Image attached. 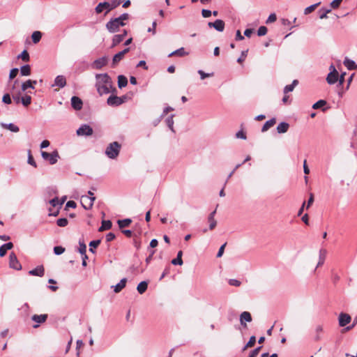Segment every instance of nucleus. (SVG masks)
Returning a JSON list of instances; mask_svg holds the SVG:
<instances>
[{
    "label": "nucleus",
    "instance_id": "nucleus-33",
    "mask_svg": "<svg viewBox=\"0 0 357 357\" xmlns=\"http://www.w3.org/2000/svg\"><path fill=\"white\" fill-rule=\"evenodd\" d=\"M188 54V52H186L184 50L183 47H181L174 52H172V53H170L169 54V56H174V55H178V56H185Z\"/></svg>",
    "mask_w": 357,
    "mask_h": 357
},
{
    "label": "nucleus",
    "instance_id": "nucleus-35",
    "mask_svg": "<svg viewBox=\"0 0 357 357\" xmlns=\"http://www.w3.org/2000/svg\"><path fill=\"white\" fill-rule=\"evenodd\" d=\"M20 73L22 76H28L31 74V67L29 65H24L20 68Z\"/></svg>",
    "mask_w": 357,
    "mask_h": 357
},
{
    "label": "nucleus",
    "instance_id": "nucleus-9",
    "mask_svg": "<svg viewBox=\"0 0 357 357\" xmlns=\"http://www.w3.org/2000/svg\"><path fill=\"white\" fill-rule=\"evenodd\" d=\"M126 97H118L116 96H110L107 99V104L110 106H119L123 104L125 101Z\"/></svg>",
    "mask_w": 357,
    "mask_h": 357
},
{
    "label": "nucleus",
    "instance_id": "nucleus-3",
    "mask_svg": "<svg viewBox=\"0 0 357 357\" xmlns=\"http://www.w3.org/2000/svg\"><path fill=\"white\" fill-rule=\"evenodd\" d=\"M121 3V0H111L110 2H101L98 4L96 8V12L97 13H102L105 9L107 10L106 13L114 9Z\"/></svg>",
    "mask_w": 357,
    "mask_h": 357
},
{
    "label": "nucleus",
    "instance_id": "nucleus-34",
    "mask_svg": "<svg viewBox=\"0 0 357 357\" xmlns=\"http://www.w3.org/2000/svg\"><path fill=\"white\" fill-rule=\"evenodd\" d=\"M42 37V33L40 31H34L31 35L32 41L33 43L36 44L38 43Z\"/></svg>",
    "mask_w": 357,
    "mask_h": 357
},
{
    "label": "nucleus",
    "instance_id": "nucleus-37",
    "mask_svg": "<svg viewBox=\"0 0 357 357\" xmlns=\"http://www.w3.org/2000/svg\"><path fill=\"white\" fill-rule=\"evenodd\" d=\"M21 102L25 107L29 106L31 102V97L29 95H25L21 98Z\"/></svg>",
    "mask_w": 357,
    "mask_h": 357
},
{
    "label": "nucleus",
    "instance_id": "nucleus-41",
    "mask_svg": "<svg viewBox=\"0 0 357 357\" xmlns=\"http://www.w3.org/2000/svg\"><path fill=\"white\" fill-rule=\"evenodd\" d=\"M316 331V335H315V340H319L321 339V333L323 332V326L321 325L317 326L315 328Z\"/></svg>",
    "mask_w": 357,
    "mask_h": 357
},
{
    "label": "nucleus",
    "instance_id": "nucleus-24",
    "mask_svg": "<svg viewBox=\"0 0 357 357\" xmlns=\"http://www.w3.org/2000/svg\"><path fill=\"white\" fill-rule=\"evenodd\" d=\"M344 65L347 68L348 70H356L357 68V65L353 60H351L348 58H345L344 62Z\"/></svg>",
    "mask_w": 357,
    "mask_h": 357
},
{
    "label": "nucleus",
    "instance_id": "nucleus-25",
    "mask_svg": "<svg viewBox=\"0 0 357 357\" xmlns=\"http://www.w3.org/2000/svg\"><path fill=\"white\" fill-rule=\"evenodd\" d=\"M126 282H127L126 278L121 279L120 280V282L114 287V292H116V293L120 292L126 287Z\"/></svg>",
    "mask_w": 357,
    "mask_h": 357
},
{
    "label": "nucleus",
    "instance_id": "nucleus-30",
    "mask_svg": "<svg viewBox=\"0 0 357 357\" xmlns=\"http://www.w3.org/2000/svg\"><path fill=\"white\" fill-rule=\"evenodd\" d=\"M128 84V79L124 75H119L118 77V86L120 89L125 87Z\"/></svg>",
    "mask_w": 357,
    "mask_h": 357
},
{
    "label": "nucleus",
    "instance_id": "nucleus-52",
    "mask_svg": "<svg viewBox=\"0 0 357 357\" xmlns=\"http://www.w3.org/2000/svg\"><path fill=\"white\" fill-rule=\"evenodd\" d=\"M276 20H277L276 15L275 13H271L267 18L266 23L270 24V23H272V22H274L275 21H276Z\"/></svg>",
    "mask_w": 357,
    "mask_h": 357
},
{
    "label": "nucleus",
    "instance_id": "nucleus-17",
    "mask_svg": "<svg viewBox=\"0 0 357 357\" xmlns=\"http://www.w3.org/2000/svg\"><path fill=\"white\" fill-rule=\"evenodd\" d=\"M252 317L250 312H243L240 315V323L242 326H246L245 322H251Z\"/></svg>",
    "mask_w": 357,
    "mask_h": 357
},
{
    "label": "nucleus",
    "instance_id": "nucleus-4",
    "mask_svg": "<svg viewBox=\"0 0 357 357\" xmlns=\"http://www.w3.org/2000/svg\"><path fill=\"white\" fill-rule=\"evenodd\" d=\"M125 24V22H121L116 17L112 19L106 24V28L110 33H115L119 31L121 26H123Z\"/></svg>",
    "mask_w": 357,
    "mask_h": 357
},
{
    "label": "nucleus",
    "instance_id": "nucleus-60",
    "mask_svg": "<svg viewBox=\"0 0 357 357\" xmlns=\"http://www.w3.org/2000/svg\"><path fill=\"white\" fill-rule=\"evenodd\" d=\"M212 14V12L209 10L203 9L202 10V15L204 17L207 18L209 17Z\"/></svg>",
    "mask_w": 357,
    "mask_h": 357
},
{
    "label": "nucleus",
    "instance_id": "nucleus-45",
    "mask_svg": "<svg viewBox=\"0 0 357 357\" xmlns=\"http://www.w3.org/2000/svg\"><path fill=\"white\" fill-rule=\"evenodd\" d=\"M326 104V101L324 100H319L312 105V108L317 109L324 106Z\"/></svg>",
    "mask_w": 357,
    "mask_h": 357
},
{
    "label": "nucleus",
    "instance_id": "nucleus-54",
    "mask_svg": "<svg viewBox=\"0 0 357 357\" xmlns=\"http://www.w3.org/2000/svg\"><path fill=\"white\" fill-rule=\"evenodd\" d=\"M86 246L84 243L79 242V252L82 255H86Z\"/></svg>",
    "mask_w": 357,
    "mask_h": 357
},
{
    "label": "nucleus",
    "instance_id": "nucleus-43",
    "mask_svg": "<svg viewBox=\"0 0 357 357\" xmlns=\"http://www.w3.org/2000/svg\"><path fill=\"white\" fill-rule=\"evenodd\" d=\"M68 220L66 218H59L56 220L57 225L61 227H66L68 225Z\"/></svg>",
    "mask_w": 357,
    "mask_h": 357
},
{
    "label": "nucleus",
    "instance_id": "nucleus-13",
    "mask_svg": "<svg viewBox=\"0 0 357 357\" xmlns=\"http://www.w3.org/2000/svg\"><path fill=\"white\" fill-rule=\"evenodd\" d=\"M127 33H128L127 31L123 30V33L114 35L112 38V47H114L116 46L117 45H119V43H121L123 40V39L126 37V36L127 35Z\"/></svg>",
    "mask_w": 357,
    "mask_h": 357
},
{
    "label": "nucleus",
    "instance_id": "nucleus-20",
    "mask_svg": "<svg viewBox=\"0 0 357 357\" xmlns=\"http://www.w3.org/2000/svg\"><path fill=\"white\" fill-rule=\"evenodd\" d=\"M29 273L31 275L42 277L44 275L45 269L43 266H38L36 268L29 271Z\"/></svg>",
    "mask_w": 357,
    "mask_h": 357
},
{
    "label": "nucleus",
    "instance_id": "nucleus-12",
    "mask_svg": "<svg viewBox=\"0 0 357 357\" xmlns=\"http://www.w3.org/2000/svg\"><path fill=\"white\" fill-rule=\"evenodd\" d=\"M208 26L210 28H213L216 31L222 32L225 29V22L222 20H216L213 22H208Z\"/></svg>",
    "mask_w": 357,
    "mask_h": 357
},
{
    "label": "nucleus",
    "instance_id": "nucleus-55",
    "mask_svg": "<svg viewBox=\"0 0 357 357\" xmlns=\"http://www.w3.org/2000/svg\"><path fill=\"white\" fill-rule=\"evenodd\" d=\"M342 0H333L331 3V6L332 8H337L340 3H342Z\"/></svg>",
    "mask_w": 357,
    "mask_h": 357
},
{
    "label": "nucleus",
    "instance_id": "nucleus-64",
    "mask_svg": "<svg viewBox=\"0 0 357 357\" xmlns=\"http://www.w3.org/2000/svg\"><path fill=\"white\" fill-rule=\"evenodd\" d=\"M236 137L237 138H240V139H246V135L242 130L237 132L236 134Z\"/></svg>",
    "mask_w": 357,
    "mask_h": 357
},
{
    "label": "nucleus",
    "instance_id": "nucleus-46",
    "mask_svg": "<svg viewBox=\"0 0 357 357\" xmlns=\"http://www.w3.org/2000/svg\"><path fill=\"white\" fill-rule=\"evenodd\" d=\"M319 12L321 13L319 15L320 19L327 18V14L331 12V9H324L321 8Z\"/></svg>",
    "mask_w": 357,
    "mask_h": 357
},
{
    "label": "nucleus",
    "instance_id": "nucleus-8",
    "mask_svg": "<svg viewBox=\"0 0 357 357\" xmlns=\"http://www.w3.org/2000/svg\"><path fill=\"white\" fill-rule=\"evenodd\" d=\"M9 266L11 268L15 269V270H21L22 266L20 263L19 262L16 255L14 252H11L9 255Z\"/></svg>",
    "mask_w": 357,
    "mask_h": 357
},
{
    "label": "nucleus",
    "instance_id": "nucleus-56",
    "mask_svg": "<svg viewBox=\"0 0 357 357\" xmlns=\"http://www.w3.org/2000/svg\"><path fill=\"white\" fill-rule=\"evenodd\" d=\"M261 349V347H257L256 349H255L254 350L252 351V352L250 354L248 357H256L258 355Z\"/></svg>",
    "mask_w": 357,
    "mask_h": 357
},
{
    "label": "nucleus",
    "instance_id": "nucleus-50",
    "mask_svg": "<svg viewBox=\"0 0 357 357\" xmlns=\"http://www.w3.org/2000/svg\"><path fill=\"white\" fill-rule=\"evenodd\" d=\"M65 251V248L61 246H56L54 248V252L56 255H61Z\"/></svg>",
    "mask_w": 357,
    "mask_h": 357
},
{
    "label": "nucleus",
    "instance_id": "nucleus-42",
    "mask_svg": "<svg viewBox=\"0 0 357 357\" xmlns=\"http://www.w3.org/2000/svg\"><path fill=\"white\" fill-rule=\"evenodd\" d=\"M100 242H101L100 240H95V241H91L89 243V246H90L89 251L94 252L93 248H97L100 245Z\"/></svg>",
    "mask_w": 357,
    "mask_h": 357
},
{
    "label": "nucleus",
    "instance_id": "nucleus-48",
    "mask_svg": "<svg viewBox=\"0 0 357 357\" xmlns=\"http://www.w3.org/2000/svg\"><path fill=\"white\" fill-rule=\"evenodd\" d=\"M18 58H21L24 61L29 60V54L26 50H24L19 56Z\"/></svg>",
    "mask_w": 357,
    "mask_h": 357
},
{
    "label": "nucleus",
    "instance_id": "nucleus-1",
    "mask_svg": "<svg viewBox=\"0 0 357 357\" xmlns=\"http://www.w3.org/2000/svg\"><path fill=\"white\" fill-rule=\"evenodd\" d=\"M96 87L100 96L110 93L112 81L107 73L96 74Z\"/></svg>",
    "mask_w": 357,
    "mask_h": 357
},
{
    "label": "nucleus",
    "instance_id": "nucleus-59",
    "mask_svg": "<svg viewBox=\"0 0 357 357\" xmlns=\"http://www.w3.org/2000/svg\"><path fill=\"white\" fill-rule=\"evenodd\" d=\"M229 284L231 286L239 287L241 285V282L238 280L231 279L229 281Z\"/></svg>",
    "mask_w": 357,
    "mask_h": 357
},
{
    "label": "nucleus",
    "instance_id": "nucleus-32",
    "mask_svg": "<svg viewBox=\"0 0 357 357\" xmlns=\"http://www.w3.org/2000/svg\"><path fill=\"white\" fill-rule=\"evenodd\" d=\"M148 287V283L146 281H142L137 285V289L140 294L144 293Z\"/></svg>",
    "mask_w": 357,
    "mask_h": 357
},
{
    "label": "nucleus",
    "instance_id": "nucleus-51",
    "mask_svg": "<svg viewBox=\"0 0 357 357\" xmlns=\"http://www.w3.org/2000/svg\"><path fill=\"white\" fill-rule=\"evenodd\" d=\"M20 94L21 93L20 91L16 93H13V99L16 104H19L21 102Z\"/></svg>",
    "mask_w": 357,
    "mask_h": 357
},
{
    "label": "nucleus",
    "instance_id": "nucleus-31",
    "mask_svg": "<svg viewBox=\"0 0 357 357\" xmlns=\"http://www.w3.org/2000/svg\"><path fill=\"white\" fill-rule=\"evenodd\" d=\"M174 114H172L169 116H168L166 120V124L168 126V128L172 130V132H175L174 128Z\"/></svg>",
    "mask_w": 357,
    "mask_h": 357
},
{
    "label": "nucleus",
    "instance_id": "nucleus-23",
    "mask_svg": "<svg viewBox=\"0 0 357 357\" xmlns=\"http://www.w3.org/2000/svg\"><path fill=\"white\" fill-rule=\"evenodd\" d=\"M1 126L3 128L8 129V130H10L11 132H17L20 130L19 127L17 126L16 125L12 123H2L1 124Z\"/></svg>",
    "mask_w": 357,
    "mask_h": 357
},
{
    "label": "nucleus",
    "instance_id": "nucleus-36",
    "mask_svg": "<svg viewBox=\"0 0 357 357\" xmlns=\"http://www.w3.org/2000/svg\"><path fill=\"white\" fill-rule=\"evenodd\" d=\"M132 220L129 218H126V219H123V220H119L117 221V223L119 225V227L121 228V229H123L126 227H128L130 223H131Z\"/></svg>",
    "mask_w": 357,
    "mask_h": 357
},
{
    "label": "nucleus",
    "instance_id": "nucleus-19",
    "mask_svg": "<svg viewBox=\"0 0 357 357\" xmlns=\"http://www.w3.org/2000/svg\"><path fill=\"white\" fill-rule=\"evenodd\" d=\"M66 84V80L64 76L63 75H58L54 79V84L52 85V86H56L60 88H63Z\"/></svg>",
    "mask_w": 357,
    "mask_h": 357
},
{
    "label": "nucleus",
    "instance_id": "nucleus-38",
    "mask_svg": "<svg viewBox=\"0 0 357 357\" xmlns=\"http://www.w3.org/2000/svg\"><path fill=\"white\" fill-rule=\"evenodd\" d=\"M28 88L34 89V86L32 85V80L28 79L22 84V91H25Z\"/></svg>",
    "mask_w": 357,
    "mask_h": 357
},
{
    "label": "nucleus",
    "instance_id": "nucleus-28",
    "mask_svg": "<svg viewBox=\"0 0 357 357\" xmlns=\"http://www.w3.org/2000/svg\"><path fill=\"white\" fill-rule=\"evenodd\" d=\"M124 56L119 52L116 54L112 59V66L115 67L123 59Z\"/></svg>",
    "mask_w": 357,
    "mask_h": 357
},
{
    "label": "nucleus",
    "instance_id": "nucleus-11",
    "mask_svg": "<svg viewBox=\"0 0 357 357\" xmlns=\"http://www.w3.org/2000/svg\"><path fill=\"white\" fill-rule=\"evenodd\" d=\"M93 134V129L86 124L82 125L77 130V135L90 136Z\"/></svg>",
    "mask_w": 357,
    "mask_h": 357
},
{
    "label": "nucleus",
    "instance_id": "nucleus-15",
    "mask_svg": "<svg viewBox=\"0 0 357 357\" xmlns=\"http://www.w3.org/2000/svg\"><path fill=\"white\" fill-rule=\"evenodd\" d=\"M47 319V314H34L32 316L31 319L37 324L44 323ZM39 326L38 324L33 325V327L36 328Z\"/></svg>",
    "mask_w": 357,
    "mask_h": 357
},
{
    "label": "nucleus",
    "instance_id": "nucleus-40",
    "mask_svg": "<svg viewBox=\"0 0 357 357\" xmlns=\"http://www.w3.org/2000/svg\"><path fill=\"white\" fill-rule=\"evenodd\" d=\"M50 204L53 206V207H55L56 206H62V204H63V200H61L59 201L58 197H55L51 200H50Z\"/></svg>",
    "mask_w": 357,
    "mask_h": 357
},
{
    "label": "nucleus",
    "instance_id": "nucleus-44",
    "mask_svg": "<svg viewBox=\"0 0 357 357\" xmlns=\"http://www.w3.org/2000/svg\"><path fill=\"white\" fill-rule=\"evenodd\" d=\"M256 342V337L255 336H251L249 341L246 344V345L243 348V351L245 350L248 347H252L255 345Z\"/></svg>",
    "mask_w": 357,
    "mask_h": 357
},
{
    "label": "nucleus",
    "instance_id": "nucleus-26",
    "mask_svg": "<svg viewBox=\"0 0 357 357\" xmlns=\"http://www.w3.org/2000/svg\"><path fill=\"white\" fill-rule=\"evenodd\" d=\"M276 123L275 119L273 118L268 121H267L261 128V132H264L267 131L270 128L273 127Z\"/></svg>",
    "mask_w": 357,
    "mask_h": 357
},
{
    "label": "nucleus",
    "instance_id": "nucleus-21",
    "mask_svg": "<svg viewBox=\"0 0 357 357\" xmlns=\"http://www.w3.org/2000/svg\"><path fill=\"white\" fill-rule=\"evenodd\" d=\"M326 255H327V250L324 248L320 249L319 255V261L317 265V268L322 266L324 264Z\"/></svg>",
    "mask_w": 357,
    "mask_h": 357
},
{
    "label": "nucleus",
    "instance_id": "nucleus-2",
    "mask_svg": "<svg viewBox=\"0 0 357 357\" xmlns=\"http://www.w3.org/2000/svg\"><path fill=\"white\" fill-rule=\"evenodd\" d=\"M121 145L118 142H114L108 144L105 149V155L109 159H116L119 155Z\"/></svg>",
    "mask_w": 357,
    "mask_h": 357
},
{
    "label": "nucleus",
    "instance_id": "nucleus-57",
    "mask_svg": "<svg viewBox=\"0 0 357 357\" xmlns=\"http://www.w3.org/2000/svg\"><path fill=\"white\" fill-rule=\"evenodd\" d=\"M17 73H18V69L17 68H13L10 71L9 78L10 79H14L17 76Z\"/></svg>",
    "mask_w": 357,
    "mask_h": 357
},
{
    "label": "nucleus",
    "instance_id": "nucleus-61",
    "mask_svg": "<svg viewBox=\"0 0 357 357\" xmlns=\"http://www.w3.org/2000/svg\"><path fill=\"white\" fill-rule=\"evenodd\" d=\"M225 246H226V243H224L223 245H222L220 246V248H219V250L217 253V257H221L222 256Z\"/></svg>",
    "mask_w": 357,
    "mask_h": 357
},
{
    "label": "nucleus",
    "instance_id": "nucleus-29",
    "mask_svg": "<svg viewBox=\"0 0 357 357\" xmlns=\"http://www.w3.org/2000/svg\"><path fill=\"white\" fill-rule=\"evenodd\" d=\"M112 226V223L110 220H102V225L98 229L99 231H102L105 230H108L111 229Z\"/></svg>",
    "mask_w": 357,
    "mask_h": 357
},
{
    "label": "nucleus",
    "instance_id": "nucleus-58",
    "mask_svg": "<svg viewBox=\"0 0 357 357\" xmlns=\"http://www.w3.org/2000/svg\"><path fill=\"white\" fill-rule=\"evenodd\" d=\"M171 262L173 265H175V266L176 265L181 266L183 264L182 259H179L177 257L172 259Z\"/></svg>",
    "mask_w": 357,
    "mask_h": 357
},
{
    "label": "nucleus",
    "instance_id": "nucleus-49",
    "mask_svg": "<svg viewBox=\"0 0 357 357\" xmlns=\"http://www.w3.org/2000/svg\"><path fill=\"white\" fill-rule=\"evenodd\" d=\"M198 73L200 75L201 79H204L206 77H212L213 75V73H206L202 70H198Z\"/></svg>",
    "mask_w": 357,
    "mask_h": 357
},
{
    "label": "nucleus",
    "instance_id": "nucleus-18",
    "mask_svg": "<svg viewBox=\"0 0 357 357\" xmlns=\"http://www.w3.org/2000/svg\"><path fill=\"white\" fill-rule=\"evenodd\" d=\"M216 213V210H214L211 212L208 217V222L209 223V229L213 230L217 225V221L215 220V215Z\"/></svg>",
    "mask_w": 357,
    "mask_h": 357
},
{
    "label": "nucleus",
    "instance_id": "nucleus-53",
    "mask_svg": "<svg viewBox=\"0 0 357 357\" xmlns=\"http://www.w3.org/2000/svg\"><path fill=\"white\" fill-rule=\"evenodd\" d=\"M2 101L5 104H10L12 100H11V98H10V94H8V93L4 94L3 96V98H2Z\"/></svg>",
    "mask_w": 357,
    "mask_h": 357
},
{
    "label": "nucleus",
    "instance_id": "nucleus-10",
    "mask_svg": "<svg viewBox=\"0 0 357 357\" xmlns=\"http://www.w3.org/2000/svg\"><path fill=\"white\" fill-rule=\"evenodd\" d=\"M107 62H108V58H107V56H102V57L96 59L92 63L91 66H92L93 68L99 70V69H101L105 66H106L107 64Z\"/></svg>",
    "mask_w": 357,
    "mask_h": 357
},
{
    "label": "nucleus",
    "instance_id": "nucleus-39",
    "mask_svg": "<svg viewBox=\"0 0 357 357\" xmlns=\"http://www.w3.org/2000/svg\"><path fill=\"white\" fill-rule=\"evenodd\" d=\"M320 4V2L311 5L304 10V14L308 15L315 10V8Z\"/></svg>",
    "mask_w": 357,
    "mask_h": 357
},
{
    "label": "nucleus",
    "instance_id": "nucleus-63",
    "mask_svg": "<svg viewBox=\"0 0 357 357\" xmlns=\"http://www.w3.org/2000/svg\"><path fill=\"white\" fill-rule=\"evenodd\" d=\"M121 22H124L125 20H127L129 18V15L128 13H123L119 17H117Z\"/></svg>",
    "mask_w": 357,
    "mask_h": 357
},
{
    "label": "nucleus",
    "instance_id": "nucleus-27",
    "mask_svg": "<svg viewBox=\"0 0 357 357\" xmlns=\"http://www.w3.org/2000/svg\"><path fill=\"white\" fill-rule=\"evenodd\" d=\"M298 81L297 79H294L291 84L287 85L284 88V93L287 94L289 92L293 91L294 88L298 85Z\"/></svg>",
    "mask_w": 357,
    "mask_h": 357
},
{
    "label": "nucleus",
    "instance_id": "nucleus-5",
    "mask_svg": "<svg viewBox=\"0 0 357 357\" xmlns=\"http://www.w3.org/2000/svg\"><path fill=\"white\" fill-rule=\"evenodd\" d=\"M41 155H42V158L44 160H47L50 165H54L55 163H56L59 158V155L56 150L54 151L52 153L42 151Z\"/></svg>",
    "mask_w": 357,
    "mask_h": 357
},
{
    "label": "nucleus",
    "instance_id": "nucleus-16",
    "mask_svg": "<svg viewBox=\"0 0 357 357\" xmlns=\"http://www.w3.org/2000/svg\"><path fill=\"white\" fill-rule=\"evenodd\" d=\"M82 100L77 96L71 98V105L75 110H80L82 108Z\"/></svg>",
    "mask_w": 357,
    "mask_h": 357
},
{
    "label": "nucleus",
    "instance_id": "nucleus-14",
    "mask_svg": "<svg viewBox=\"0 0 357 357\" xmlns=\"http://www.w3.org/2000/svg\"><path fill=\"white\" fill-rule=\"evenodd\" d=\"M338 319L339 325L343 327L350 323L351 318L349 314L342 312L340 314Z\"/></svg>",
    "mask_w": 357,
    "mask_h": 357
},
{
    "label": "nucleus",
    "instance_id": "nucleus-6",
    "mask_svg": "<svg viewBox=\"0 0 357 357\" xmlns=\"http://www.w3.org/2000/svg\"><path fill=\"white\" fill-rule=\"evenodd\" d=\"M329 70L330 73L326 77V81L329 84H334L338 80V72L333 64L330 66Z\"/></svg>",
    "mask_w": 357,
    "mask_h": 357
},
{
    "label": "nucleus",
    "instance_id": "nucleus-62",
    "mask_svg": "<svg viewBox=\"0 0 357 357\" xmlns=\"http://www.w3.org/2000/svg\"><path fill=\"white\" fill-rule=\"evenodd\" d=\"M105 238L107 242H110L115 238V234L112 232H109L106 235Z\"/></svg>",
    "mask_w": 357,
    "mask_h": 357
},
{
    "label": "nucleus",
    "instance_id": "nucleus-47",
    "mask_svg": "<svg viewBox=\"0 0 357 357\" xmlns=\"http://www.w3.org/2000/svg\"><path fill=\"white\" fill-rule=\"evenodd\" d=\"M268 29L264 26H261L257 31V35L259 36H265L267 33Z\"/></svg>",
    "mask_w": 357,
    "mask_h": 357
},
{
    "label": "nucleus",
    "instance_id": "nucleus-22",
    "mask_svg": "<svg viewBox=\"0 0 357 357\" xmlns=\"http://www.w3.org/2000/svg\"><path fill=\"white\" fill-rule=\"evenodd\" d=\"M289 128V123H287L286 122H281L277 126V131L280 134L285 133L287 132Z\"/></svg>",
    "mask_w": 357,
    "mask_h": 357
},
{
    "label": "nucleus",
    "instance_id": "nucleus-7",
    "mask_svg": "<svg viewBox=\"0 0 357 357\" xmlns=\"http://www.w3.org/2000/svg\"><path fill=\"white\" fill-rule=\"evenodd\" d=\"M96 199L95 197H88L86 195H82L81 197V204L86 210H89L92 208L93 202Z\"/></svg>",
    "mask_w": 357,
    "mask_h": 357
}]
</instances>
